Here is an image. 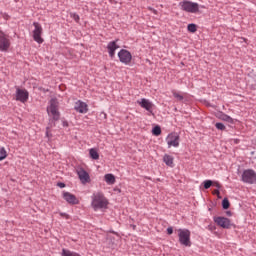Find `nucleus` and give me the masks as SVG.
Here are the masks:
<instances>
[{
	"mask_svg": "<svg viewBox=\"0 0 256 256\" xmlns=\"http://www.w3.org/2000/svg\"><path fill=\"white\" fill-rule=\"evenodd\" d=\"M91 206L94 211H97V209H107L109 206V200H107L102 192H97L93 194Z\"/></svg>",
	"mask_w": 256,
	"mask_h": 256,
	"instance_id": "obj_1",
	"label": "nucleus"
},
{
	"mask_svg": "<svg viewBox=\"0 0 256 256\" xmlns=\"http://www.w3.org/2000/svg\"><path fill=\"white\" fill-rule=\"evenodd\" d=\"M47 113L54 121L61 119V113L59 112V101L57 98L50 100V105L47 107Z\"/></svg>",
	"mask_w": 256,
	"mask_h": 256,
	"instance_id": "obj_2",
	"label": "nucleus"
},
{
	"mask_svg": "<svg viewBox=\"0 0 256 256\" xmlns=\"http://www.w3.org/2000/svg\"><path fill=\"white\" fill-rule=\"evenodd\" d=\"M179 243L184 247H191V231L189 229H178Z\"/></svg>",
	"mask_w": 256,
	"mask_h": 256,
	"instance_id": "obj_3",
	"label": "nucleus"
},
{
	"mask_svg": "<svg viewBox=\"0 0 256 256\" xmlns=\"http://www.w3.org/2000/svg\"><path fill=\"white\" fill-rule=\"evenodd\" d=\"M182 11H186V13H199V4L195 2H191L189 0H184L179 3Z\"/></svg>",
	"mask_w": 256,
	"mask_h": 256,
	"instance_id": "obj_4",
	"label": "nucleus"
},
{
	"mask_svg": "<svg viewBox=\"0 0 256 256\" xmlns=\"http://www.w3.org/2000/svg\"><path fill=\"white\" fill-rule=\"evenodd\" d=\"M11 48V39L9 35L0 30V51L7 53Z\"/></svg>",
	"mask_w": 256,
	"mask_h": 256,
	"instance_id": "obj_5",
	"label": "nucleus"
},
{
	"mask_svg": "<svg viewBox=\"0 0 256 256\" xmlns=\"http://www.w3.org/2000/svg\"><path fill=\"white\" fill-rule=\"evenodd\" d=\"M33 25V39L34 41H36V43H39V45H41L45 41L43 37H41L43 35V27L39 24V22H34Z\"/></svg>",
	"mask_w": 256,
	"mask_h": 256,
	"instance_id": "obj_6",
	"label": "nucleus"
},
{
	"mask_svg": "<svg viewBox=\"0 0 256 256\" xmlns=\"http://www.w3.org/2000/svg\"><path fill=\"white\" fill-rule=\"evenodd\" d=\"M242 181L244 183H249L250 185H253L256 181V171L253 169H247L244 170L242 174Z\"/></svg>",
	"mask_w": 256,
	"mask_h": 256,
	"instance_id": "obj_7",
	"label": "nucleus"
},
{
	"mask_svg": "<svg viewBox=\"0 0 256 256\" xmlns=\"http://www.w3.org/2000/svg\"><path fill=\"white\" fill-rule=\"evenodd\" d=\"M16 101L21 103H27L29 100V92L26 89H21L19 86H16Z\"/></svg>",
	"mask_w": 256,
	"mask_h": 256,
	"instance_id": "obj_8",
	"label": "nucleus"
},
{
	"mask_svg": "<svg viewBox=\"0 0 256 256\" xmlns=\"http://www.w3.org/2000/svg\"><path fill=\"white\" fill-rule=\"evenodd\" d=\"M76 173L83 185H87V183H91V176H89V172L83 168H78Z\"/></svg>",
	"mask_w": 256,
	"mask_h": 256,
	"instance_id": "obj_9",
	"label": "nucleus"
},
{
	"mask_svg": "<svg viewBox=\"0 0 256 256\" xmlns=\"http://www.w3.org/2000/svg\"><path fill=\"white\" fill-rule=\"evenodd\" d=\"M118 57L121 63H124L125 65H129V63H131V60L133 59L131 52H129V50L126 49L120 50V52L118 53Z\"/></svg>",
	"mask_w": 256,
	"mask_h": 256,
	"instance_id": "obj_10",
	"label": "nucleus"
},
{
	"mask_svg": "<svg viewBox=\"0 0 256 256\" xmlns=\"http://www.w3.org/2000/svg\"><path fill=\"white\" fill-rule=\"evenodd\" d=\"M180 139L177 133H170L166 138L168 147H179Z\"/></svg>",
	"mask_w": 256,
	"mask_h": 256,
	"instance_id": "obj_11",
	"label": "nucleus"
},
{
	"mask_svg": "<svg viewBox=\"0 0 256 256\" xmlns=\"http://www.w3.org/2000/svg\"><path fill=\"white\" fill-rule=\"evenodd\" d=\"M137 103L142 109H146L148 113H153V107H155V105L148 99L142 98L141 100H138Z\"/></svg>",
	"mask_w": 256,
	"mask_h": 256,
	"instance_id": "obj_12",
	"label": "nucleus"
},
{
	"mask_svg": "<svg viewBox=\"0 0 256 256\" xmlns=\"http://www.w3.org/2000/svg\"><path fill=\"white\" fill-rule=\"evenodd\" d=\"M215 223L222 227L223 229H231V220L225 217H217L215 218Z\"/></svg>",
	"mask_w": 256,
	"mask_h": 256,
	"instance_id": "obj_13",
	"label": "nucleus"
},
{
	"mask_svg": "<svg viewBox=\"0 0 256 256\" xmlns=\"http://www.w3.org/2000/svg\"><path fill=\"white\" fill-rule=\"evenodd\" d=\"M63 199L69 203V205H79V199L77 196L69 193V192H64L63 193Z\"/></svg>",
	"mask_w": 256,
	"mask_h": 256,
	"instance_id": "obj_14",
	"label": "nucleus"
},
{
	"mask_svg": "<svg viewBox=\"0 0 256 256\" xmlns=\"http://www.w3.org/2000/svg\"><path fill=\"white\" fill-rule=\"evenodd\" d=\"M74 109H75V111H77V113L83 114V113H87V111H89V106L87 105V103H85L81 100H78L75 103Z\"/></svg>",
	"mask_w": 256,
	"mask_h": 256,
	"instance_id": "obj_15",
	"label": "nucleus"
},
{
	"mask_svg": "<svg viewBox=\"0 0 256 256\" xmlns=\"http://www.w3.org/2000/svg\"><path fill=\"white\" fill-rule=\"evenodd\" d=\"M117 41H119V39L108 43L107 49H108V53H109L111 59H113V57H115V51H117V49H119V45H117Z\"/></svg>",
	"mask_w": 256,
	"mask_h": 256,
	"instance_id": "obj_16",
	"label": "nucleus"
},
{
	"mask_svg": "<svg viewBox=\"0 0 256 256\" xmlns=\"http://www.w3.org/2000/svg\"><path fill=\"white\" fill-rule=\"evenodd\" d=\"M163 161L164 163L167 165V167H174L175 164H174V158L173 156L169 155V154H165L164 157H163Z\"/></svg>",
	"mask_w": 256,
	"mask_h": 256,
	"instance_id": "obj_17",
	"label": "nucleus"
},
{
	"mask_svg": "<svg viewBox=\"0 0 256 256\" xmlns=\"http://www.w3.org/2000/svg\"><path fill=\"white\" fill-rule=\"evenodd\" d=\"M104 181H106V183L108 184V185H115V175H113V174H106L105 176H104Z\"/></svg>",
	"mask_w": 256,
	"mask_h": 256,
	"instance_id": "obj_18",
	"label": "nucleus"
},
{
	"mask_svg": "<svg viewBox=\"0 0 256 256\" xmlns=\"http://www.w3.org/2000/svg\"><path fill=\"white\" fill-rule=\"evenodd\" d=\"M89 155H90L91 159H94L95 161H97L99 159V152L97 151L96 148L90 149Z\"/></svg>",
	"mask_w": 256,
	"mask_h": 256,
	"instance_id": "obj_19",
	"label": "nucleus"
},
{
	"mask_svg": "<svg viewBox=\"0 0 256 256\" xmlns=\"http://www.w3.org/2000/svg\"><path fill=\"white\" fill-rule=\"evenodd\" d=\"M62 256H81L79 253L77 252H71L70 250L67 249H62Z\"/></svg>",
	"mask_w": 256,
	"mask_h": 256,
	"instance_id": "obj_20",
	"label": "nucleus"
},
{
	"mask_svg": "<svg viewBox=\"0 0 256 256\" xmlns=\"http://www.w3.org/2000/svg\"><path fill=\"white\" fill-rule=\"evenodd\" d=\"M172 94H173V97L177 99V101H183V99H185V97H183V95L177 92L176 90H172Z\"/></svg>",
	"mask_w": 256,
	"mask_h": 256,
	"instance_id": "obj_21",
	"label": "nucleus"
},
{
	"mask_svg": "<svg viewBox=\"0 0 256 256\" xmlns=\"http://www.w3.org/2000/svg\"><path fill=\"white\" fill-rule=\"evenodd\" d=\"M152 135H155V137H159V135H161V126H155L152 129Z\"/></svg>",
	"mask_w": 256,
	"mask_h": 256,
	"instance_id": "obj_22",
	"label": "nucleus"
},
{
	"mask_svg": "<svg viewBox=\"0 0 256 256\" xmlns=\"http://www.w3.org/2000/svg\"><path fill=\"white\" fill-rule=\"evenodd\" d=\"M7 159V150L4 147L0 148V161Z\"/></svg>",
	"mask_w": 256,
	"mask_h": 256,
	"instance_id": "obj_23",
	"label": "nucleus"
},
{
	"mask_svg": "<svg viewBox=\"0 0 256 256\" xmlns=\"http://www.w3.org/2000/svg\"><path fill=\"white\" fill-rule=\"evenodd\" d=\"M51 127H55V123H53V125H50L46 128V137H48L49 139L53 137V134L51 133Z\"/></svg>",
	"mask_w": 256,
	"mask_h": 256,
	"instance_id": "obj_24",
	"label": "nucleus"
},
{
	"mask_svg": "<svg viewBox=\"0 0 256 256\" xmlns=\"http://www.w3.org/2000/svg\"><path fill=\"white\" fill-rule=\"evenodd\" d=\"M222 207H223V209H229V207H231V203H229V199H227V198L223 199Z\"/></svg>",
	"mask_w": 256,
	"mask_h": 256,
	"instance_id": "obj_25",
	"label": "nucleus"
},
{
	"mask_svg": "<svg viewBox=\"0 0 256 256\" xmlns=\"http://www.w3.org/2000/svg\"><path fill=\"white\" fill-rule=\"evenodd\" d=\"M188 31L190 33H196L197 32V25L195 24H189L187 27Z\"/></svg>",
	"mask_w": 256,
	"mask_h": 256,
	"instance_id": "obj_26",
	"label": "nucleus"
},
{
	"mask_svg": "<svg viewBox=\"0 0 256 256\" xmlns=\"http://www.w3.org/2000/svg\"><path fill=\"white\" fill-rule=\"evenodd\" d=\"M215 127H216V129H218L219 131H225V129H226L225 124L220 123V122L216 123V124H215Z\"/></svg>",
	"mask_w": 256,
	"mask_h": 256,
	"instance_id": "obj_27",
	"label": "nucleus"
},
{
	"mask_svg": "<svg viewBox=\"0 0 256 256\" xmlns=\"http://www.w3.org/2000/svg\"><path fill=\"white\" fill-rule=\"evenodd\" d=\"M222 121H227L228 123H233V118H231V116L223 114Z\"/></svg>",
	"mask_w": 256,
	"mask_h": 256,
	"instance_id": "obj_28",
	"label": "nucleus"
},
{
	"mask_svg": "<svg viewBox=\"0 0 256 256\" xmlns=\"http://www.w3.org/2000/svg\"><path fill=\"white\" fill-rule=\"evenodd\" d=\"M70 17L72 18V19H74V21L76 22V23H79V21H80V17L78 16V14L77 13H70Z\"/></svg>",
	"mask_w": 256,
	"mask_h": 256,
	"instance_id": "obj_29",
	"label": "nucleus"
},
{
	"mask_svg": "<svg viewBox=\"0 0 256 256\" xmlns=\"http://www.w3.org/2000/svg\"><path fill=\"white\" fill-rule=\"evenodd\" d=\"M212 185H213V181L211 180L204 181V189H210Z\"/></svg>",
	"mask_w": 256,
	"mask_h": 256,
	"instance_id": "obj_30",
	"label": "nucleus"
},
{
	"mask_svg": "<svg viewBox=\"0 0 256 256\" xmlns=\"http://www.w3.org/2000/svg\"><path fill=\"white\" fill-rule=\"evenodd\" d=\"M212 195H217L218 199H221V192L219 191V189L213 190Z\"/></svg>",
	"mask_w": 256,
	"mask_h": 256,
	"instance_id": "obj_31",
	"label": "nucleus"
},
{
	"mask_svg": "<svg viewBox=\"0 0 256 256\" xmlns=\"http://www.w3.org/2000/svg\"><path fill=\"white\" fill-rule=\"evenodd\" d=\"M60 217H63L64 219H70V216L67 213H60Z\"/></svg>",
	"mask_w": 256,
	"mask_h": 256,
	"instance_id": "obj_32",
	"label": "nucleus"
},
{
	"mask_svg": "<svg viewBox=\"0 0 256 256\" xmlns=\"http://www.w3.org/2000/svg\"><path fill=\"white\" fill-rule=\"evenodd\" d=\"M212 185H214V187H217V189H221V184L219 182H212Z\"/></svg>",
	"mask_w": 256,
	"mask_h": 256,
	"instance_id": "obj_33",
	"label": "nucleus"
},
{
	"mask_svg": "<svg viewBox=\"0 0 256 256\" xmlns=\"http://www.w3.org/2000/svg\"><path fill=\"white\" fill-rule=\"evenodd\" d=\"M167 234L168 235H173V227H168L167 228Z\"/></svg>",
	"mask_w": 256,
	"mask_h": 256,
	"instance_id": "obj_34",
	"label": "nucleus"
},
{
	"mask_svg": "<svg viewBox=\"0 0 256 256\" xmlns=\"http://www.w3.org/2000/svg\"><path fill=\"white\" fill-rule=\"evenodd\" d=\"M58 187H60L61 189H63L65 187V183L60 182L57 184Z\"/></svg>",
	"mask_w": 256,
	"mask_h": 256,
	"instance_id": "obj_35",
	"label": "nucleus"
},
{
	"mask_svg": "<svg viewBox=\"0 0 256 256\" xmlns=\"http://www.w3.org/2000/svg\"><path fill=\"white\" fill-rule=\"evenodd\" d=\"M152 13H154V15H157V10H153Z\"/></svg>",
	"mask_w": 256,
	"mask_h": 256,
	"instance_id": "obj_36",
	"label": "nucleus"
},
{
	"mask_svg": "<svg viewBox=\"0 0 256 256\" xmlns=\"http://www.w3.org/2000/svg\"><path fill=\"white\" fill-rule=\"evenodd\" d=\"M111 3H117V1L115 0H109Z\"/></svg>",
	"mask_w": 256,
	"mask_h": 256,
	"instance_id": "obj_37",
	"label": "nucleus"
},
{
	"mask_svg": "<svg viewBox=\"0 0 256 256\" xmlns=\"http://www.w3.org/2000/svg\"><path fill=\"white\" fill-rule=\"evenodd\" d=\"M148 10H149V11H153V10H154V8L148 7Z\"/></svg>",
	"mask_w": 256,
	"mask_h": 256,
	"instance_id": "obj_38",
	"label": "nucleus"
},
{
	"mask_svg": "<svg viewBox=\"0 0 256 256\" xmlns=\"http://www.w3.org/2000/svg\"><path fill=\"white\" fill-rule=\"evenodd\" d=\"M136 227H137V226L134 225V226H133V229H136Z\"/></svg>",
	"mask_w": 256,
	"mask_h": 256,
	"instance_id": "obj_39",
	"label": "nucleus"
},
{
	"mask_svg": "<svg viewBox=\"0 0 256 256\" xmlns=\"http://www.w3.org/2000/svg\"><path fill=\"white\" fill-rule=\"evenodd\" d=\"M228 213V215H231V212H227Z\"/></svg>",
	"mask_w": 256,
	"mask_h": 256,
	"instance_id": "obj_40",
	"label": "nucleus"
}]
</instances>
